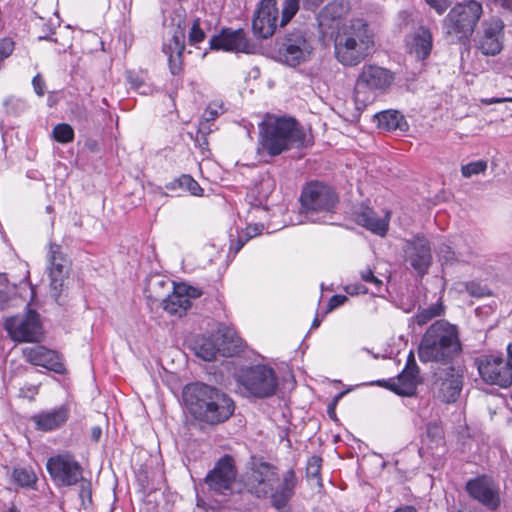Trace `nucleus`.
Returning a JSON list of instances; mask_svg holds the SVG:
<instances>
[{
  "label": "nucleus",
  "instance_id": "1",
  "mask_svg": "<svg viewBox=\"0 0 512 512\" xmlns=\"http://www.w3.org/2000/svg\"><path fill=\"white\" fill-rule=\"evenodd\" d=\"M462 351L458 327L440 319L433 322L423 334L418 357L422 363L449 365L460 357Z\"/></svg>",
  "mask_w": 512,
  "mask_h": 512
},
{
  "label": "nucleus",
  "instance_id": "2",
  "mask_svg": "<svg viewBox=\"0 0 512 512\" xmlns=\"http://www.w3.org/2000/svg\"><path fill=\"white\" fill-rule=\"evenodd\" d=\"M334 49L336 59L345 66H356L374 49V34L363 19L345 20L338 26Z\"/></svg>",
  "mask_w": 512,
  "mask_h": 512
},
{
  "label": "nucleus",
  "instance_id": "3",
  "mask_svg": "<svg viewBox=\"0 0 512 512\" xmlns=\"http://www.w3.org/2000/svg\"><path fill=\"white\" fill-rule=\"evenodd\" d=\"M183 399L191 414L210 424L224 422L235 408L229 396L203 383L187 385L183 390Z\"/></svg>",
  "mask_w": 512,
  "mask_h": 512
},
{
  "label": "nucleus",
  "instance_id": "4",
  "mask_svg": "<svg viewBox=\"0 0 512 512\" xmlns=\"http://www.w3.org/2000/svg\"><path fill=\"white\" fill-rule=\"evenodd\" d=\"M311 142L302 126L291 117H280L260 124L259 150L271 156L292 148H302Z\"/></svg>",
  "mask_w": 512,
  "mask_h": 512
},
{
  "label": "nucleus",
  "instance_id": "5",
  "mask_svg": "<svg viewBox=\"0 0 512 512\" xmlns=\"http://www.w3.org/2000/svg\"><path fill=\"white\" fill-rule=\"evenodd\" d=\"M394 74L384 67L365 64L357 76L354 97L358 105L367 106L391 87Z\"/></svg>",
  "mask_w": 512,
  "mask_h": 512
},
{
  "label": "nucleus",
  "instance_id": "6",
  "mask_svg": "<svg viewBox=\"0 0 512 512\" xmlns=\"http://www.w3.org/2000/svg\"><path fill=\"white\" fill-rule=\"evenodd\" d=\"M238 389L244 396L264 399L272 397L278 390L275 370L265 364L241 369L236 375Z\"/></svg>",
  "mask_w": 512,
  "mask_h": 512
},
{
  "label": "nucleus",
  "instance_id": "7",
  "mask_svg": "<svg viewBox=\"0 0 512 512\" xmlns=\"http://www.w3.org/2000/svg\"><path fill=\"white\" fill-rule=\"evenodd\" d=\"M482 13V4L475 0L456 4L443 19L445 34L455 37L458 41L468 39L473 34Z\"/></svg>",
  "mask_w": 512,
  "mask_h": 512
},
{
  "label": "nucleus",
  "instance_id": "8",
  "mask_svg": "<svg viewBox=\"0 0 512 512\" xmlns=\"http://www.w3.org/2000/svg\"><path fill=\"white\" fill-rule=\"evenodd\" d=\"M313 51L314 39L304 29H292L278 39V57L287 66L296 67L310 61Z\"/></svg>",
  "mask_w": 512,
  "mask_h": 512
},
{
  "label": "nucleus",
  "instance_id": "9",
  "mask_svg": "<svg viewBox=\"0 0 512 512\" xmlns=\"http://www.w3.org/2000/svg\"><path fill=\"white\" fill-rule=\"evenodd\" d=\"M300 202L306 218L317 222L321 219L319 214H328L334 210L338 196L331 186L314 181L303 188Z\"/></svg>",
  "mask_w": 512,
  "mask_h": 512
},
{
  "label": "nucleus",
  "instance_id": "10",
  "mask_svg": "<svg viewBox=\"0 0 512 512\" xmlns=\"http://www.w3.org/2000/svg\"><path fill=\"white\" fill-rule=\"evenodd\" d=\"M507 356L485 355L478 359V371L484 382L507 388L512 384V343L506 348Z\"/></svg>",
  "mask_w": 512,
  "mask_h": 512
},
{
  "label": "nucleus",
  "instance_id": "11",
  "mask_svg": "<svg viewBox=\"0 0 512 512\" xmlns=\"http://www.w3.org/2000/svg\"><path fill=\"white\" fill-rule=\"evenodd\" d=\"M4 328L15 342H39L43 334L39 314L32 309H28L25 314L7 318Z\"/></svg>",
  "mask_w": 512,
  "mask_h": 512
},
{
  "label": "nucleus",
  "instance_id": "12",
  "mask_svg": "<svg viewBox=\"0 0 512 512\" xmlns=\"http://www.w3.org/2000/svg\"><path fill=\"white\" fill-rule=\"evenodd\" d=\"M46 468L57 486H73L82 479V467L69 453L51 456L47 460Z\"/></svg>",
  "mask_w": 512,
  "mask_h": 512
},
{
  "label": "nucleus",
  "instance_id": "13",
  "mask_svg": "<svg viewBox=\"0 0 512 512\" xmlns=\"http://www.w3.org/2000/svg\"><path fill=\"white\" fill-rule=\"evenodd\" d=\"M402 252L404 261L418 275L423 276L428 272L433 261L432 248L430 241L423 234L404 240Z\"/></svg>",
  "mask_w": 512,
  "mask_h": 512
},
{
  "label": "nucleus",
  "instance_id": "14",
  "mask_svg": "<svg viewBox=\"0 0 512 512\" xmlns=\"http://www.w3.org/2000/svg\"><path fill=\"white\" fill-rule=\"evenodd\" d=\"M237 470L232 456L224 455L205 477V483L210 490L220 495L232 493L236 481Z\"/></svg>",
  "mask_w": 512,
  "mask_h": 512
},
{
  "label": "nucleus",
  "instance_id": "15",
  "mask_svg": "<svg viewBox=\"0 0 512 512\" xmlns=\"http://www.w3.org/2000/svg\"><path fill=\"white\" fill-rule=\"evenodd\" d=\"M185 21L186 10L178 6L173 11L171 26L175 27L172 39L168 45V65L173 75L179 74L182 69V55L185 48Z\"/></svg>",
  "mask_w": 512,
  "mask_h": 512
},
{
  "label": "nucleus",
  "instance_id": "16",
  "mask_svg": "<svg viewBox=\"0 0 512 512\" xmlns=\"http://www.w3.org/2000/svg\"><path fill=\"white\" fill-rule=\"evenodd\" d=\"M48 262L50 294L58 302L69 275V260L62 253L60 245L51 243L49 245Z\"/></svg>",
  "mask_w": 512,
  "mask_h": 512
},
{
  "label": "nucleus",
  "instance_id": "17",
  "mask_svg": "<svg viewBox=\"0 0 512 512\" xmlns=\"http://www.w3.org/2000/svg\"><path fill=\"white\" fill-rule=\"evenodd\" d=\"M504 23L498 17H491L482 22L477 33L476 47L482 54L495 56L503 49Z\"/></svg>",
  "mask_w": 512,
  "mask_h": 512
},
{
  "label": "nucleus",
  "instance_id": "18",
  "mask_svg": "<svg viewBox=\"0 0 512 512\" xmlns=\"http://www.w3.org/2000/svg\"><path fill=\"white\" fill-rule=\"evenodd\" d=\"M420 382V370L416 363L414 353L411 351L407 357L403 371L396 379H389L388 381L379 380L377 384L394 391L398 395L412 396L415 394Z\"/></svg>",
  "mask_w": 512,
  "mask_h": 512
},
{
  "label": "nucleus",
  "instance_id": "19",
  "mask_svg": "<svg viewBox=\"0 0 512 512\" xmlns=\"http://www.w3.org/2000/svg\"><path fill=\"white\" fill-rule=\"evenodd\" d=\"M209 48L215 51L249 54L253 52L254 45L246 37L243 29L222 28L210 38Z\"/></svg>",
  "mask_w": 512,
  "mask_h": 512
},
{
  "label": "nucleus",
  "instance_id": "20",
  "mask_svg": "<svg viewBox=\"0 0 512 512\" xmlns=\"http://www.w3.org/2000/svg\"><path fill=\"white\" fill-rule=\"evenodd\" d=\"M466 491L489 510H496L500 505L499 487L487 476L470 479L466 483Z\"/></svg>",
  "mask_w": 512,
  "mask_h": 512
},
{
  "label": "nucleus",
  "instance_id": "21",
  "mask_svg": "<svg viewBox=\"0 0 512 512\" xmlns=\"http://www.w3.org/2000/svg\"><path fill=\"white\" fill-rule=\"evenodd\" d=\"M435 377L433 385L437 397L445 403L455 402L462 390V375L453 366H448Z\"/></svg>",
  "mask_w": 512,
  "mask_h": 512
},
{
  "label": "nucleus",
  "instance_id": "22",
  "mask_svg": "<svg viewBox=\"0 0 512 512\" xmlns=\"http://www.w3.org/2000/svg\"><path fill=\"white\" fill-rule=\"evenodd\" d=\"M202 295L196 287L181 283L173 287V292L162 301V308L170 315L182 317L191 306V299Z\"/></svg>",
  "mask_w": 512,
  "mask_h": 512
},
{
  "label": "nucleus",
  "instance_id": "23",
  "mask_svg": "<svg viewBox=\"0 0 512 512\" xmlns=\"http://www.w3.org/2000/svg\"><path fill=\"white\" fill-rule=\"evenodd\" d=\"M276 477L275 468L266 462L255 463L247 474L245 486L257 497H263L272 489V481Z\"/></svg>",
  "mask_w": 512,
  "mask_h": 512
},
{
  "label": "nucleus",
  "instance_id": "24",
  "mask_svg": "<svg viewBox=\"0 0 512 512\" xmlns=\"http://www.w3.org/2000/svg\"><path fill=\"white\" fill-rule=\"evenodd\" d=\"M278 7L276 0H262L252 21L253 32L259 38L272 36L277 27Z\"/></svg>",
  "mask_w": 512,
  "mask_h": 512
},
{
  "label": "nucleus",
  "instance_id": "25",
  "mask_svg": "<svg viewBox=\"0 0 512 512\" xmlns=\"http://www.w3.org/2000/svg\"><path fill=\"white\" fill-rule=\"evenodd\" d=\"M24 359L34 365L41 366L56 373H63L65 368L58 354L44 346L36 345L22 349Z\"/></svg>",
  "mask_w": 512,
  "mask_h": 512
},
{
  "label": "nucleus",
  "instance_id": "26",
  "mask_svg": "<svg viewBox=\"0 0 512 512\" xmlns=\"http://www.w3.org/2000/svg\"><path fill=\"white\" fill-rule=\"evenodd\" d=\"M354 219L357 224L363 226L372 233L383 237L388 232L390 212L387 211L383 218H379L372 208L368 206H360L354 211Z\"/></svg>",
  "mask_w": 512,
  "mask_h": 512
},
{
  "label": "nucleus",
  "instance_id": "27",
  "mask_svg": "<svg viewBox=\"0 0 512 512\" xmlns=\"http://www.w3.org/2000/svg\"><path fill=\"white\" fill-rule=\"evenodd\" d=\"M69 417V410L61 406L56 409L42 411L31 417L35 428L40 431H53L63 426Z\"/></svg>",
  "mask_w": 512,
  "mask_h": 512
},
{
  "label": "nucleus",
  "instance_id": "28",
  "mask_svg": "<svg viewBox=\"0 0 512 512\" xmlns=\"http://www.w3.org/2000/svg\"><path fill=\"white\" fill-rule=\"evenodd\" d=\"M216 340L221 348V355L225 357H232L244 349V342L236 331L225 325L218 327Z\"/></svg>",
  "mask_w": 512,
  "mask_h": 512
},
{
  "label": "nucleus",
  "instance_id": "29",
  "mask_svg": "<svg viewBox=\"0 0 512 512\" xmlns=\"http://www.w3.org/2000/svg\"><path fill=\"white\" fill-rule=\"evenodd\" d=\"M297 484L296 475L293 469H289L283 475L281 485L272 494V503L277 509L283 508L294 493Z\"/></svg>",
  "mask_w": 512,
  "mask_h": 512
},
{
  "label": "nucleus",
  "instance_id": "30",
  "mask_svg": "<svg viewBox=\"0 0 512 512\" xmlns=\"http://www.w3.org/2000/svg\"><path fill=\"white\" fill-rule=\"evenodd\" d=\"M433 38L429 28L420 26L414 33L411 42V52L419 60L426 59L432 50Z\"/></svg>",
  "mask_w": 512,
  "mask_h": 512
},
{
  "label": "nucleus",
  "instance_id": "31",
  "mask_svg": "<svg viewBox=\"0 0 512 512\" xmlns=\"http://www.w3.org/2000/svg\"><path fill=\"white\" fill-rule=\"evenodd\" d=\"M377 125L380 129L386 131H401L408 129V123L405 117L397 110H386L375 115Z\"/></svg>",
  "mask_w": 512,
  "mask_h": 512
},
{
  "label": "nucleus",
  "instance_id": "32",
  "mask_svg": "<svg viewBox=\"0 0 512 512\" xmlns=\"http://www.w3.org/2000/svg\"><path fill=\"white\" fill-rule=\"evenodd\" d=\"M300 0H284L282 4V16L280 25H286L298 12ZM323 0H302L303 8L306 10L314 11L321 4Z\"/></svg>",
  "mask_w": 512,
  "mask_h": 512
},
{
  "label": "nucleus",
  "instance_id": "33",
  "mask_svg": "<svg viewBox=\"0 0 512 512\" xmlns=\"http://www.w3.org/2000/svg\"><path fill=\"white\" fill-rule=\"evenodd\" d=\"M165 187L169 191H175V192L188 191L194 196H201L203 193V189L200 187L198 182L196 180H194L190 175H186V174L171 181L170 183H167Z\"/></svg>",
  "mask_w": 512,
  "mask_h": 512
},
{
  "label": "nucleus",
  "instance_id": "34",
  "mask_svg": "<svg viewBox=\"0 0 512 512\" xmlns=\"http://www.w3.org/2000/svg\"><path fill=\"white\" fill-rule=\"evenodd\" d=\"M195 353L204 361H213L221 355V348L213 337H203L195 347Z\"/></svg>",
  "mask_w": 512,
  "mask_h": 512
},
{
  "label": "nucleus",
  "instance_id": "35",
  "mask_svg": "<svg viewBox=\"0 0 512 512\" xmlns=\"http://www.w3.org/2000/svg\"><path fill=\"white\" fill-rule=\"evenodd\" d=\"M444 306L441 302L434 303L428 307L419 308L417 313L412 316L411 321L419 326H423L436 317L444 314Z\"/></svg>",
  "mask_w": 512,
  "mask_h": 512
},
{
  "label": "nucleus",
  "instance_id": "36",
  "mask_svg": "<svg viewBox=\"0 0 512 512\" xmlns=\"http://www.w3.org/2000/svg\"><path fill=\"white\" fill-rule=\"evenodd\" d=\"M209 29V24L197 18L193 21L188 33V43L192 46H197L206 38V30Z\"/></svg>",
  "mask_w": 512,
  "mask_h": 512
},
{
  "label": "nucleus",
  "instance_id": "37",
  "mask_svg": "<svg viewBox=\"0 0 512 512\" xmlns=\"http://www.w3.org/2000/svg\"><path fill=\"white\" fill-rule=\"evenodd\" d=\"M155 278V275H150L147 277L144 287V294L147 299V305L152 312H157L160 308V302L153 295V292L156 291L157 287L160 285V282L156 281Z\"/></svg>",
  "mask_w": 512,
  "mask_h": 512
},
{
  "label": "nucleus",
  "instance_id": "38",
  "mask_svg": "<svg viewBox=\"0 0 512 512\" xmlns=\"http://www.w3.org/2000/svg\"><path fill=\"white\" fill-rule=\"evenodd\" d=\"M12 478L21 487H31L37 480L35 473L31 469L23 467L15 468Z\"/></svg>",
  "mask_w": 512,
  "mask_h": 512
},
{
  "label": "nucleus",
  "instance_id": "39",
  "mask_svg": "<svg viewBox=\"0 0 512 512\" xmlns=\"http://www.w3.org/2000/svg\"><path fill=\"white\" fill-rule=\"evenodd\" d=\"M53 137L59 143H69L74 139V130L69 124L60 123L53 128Z\"/></svg>",
  "mask_w": 512,
  "mask_h": 512
},
{
  "label": "nucleus",
  "instance_id": "40",
  "mask_svg": "<svg viewBox=\"0 0 512 512\" xmlns=\"http://www.w3.org/2000/svg\"><path fill=\"white\" fill-rule=\"evenodd\" d=\"M322 466V458L316 455L311 456L307 461L306 473L307 477L315 479L317 485H321L320 471Z\"/></svg>",
  "mask_w": 512,
  "mask_h": 512
},
{
  "label": "nucleus",
  "instance_id": "41",
  "mask_svg": "<svg viewBox=\"0 0 512 512\" xmlns=\"http://www.w3.org/2000/svg\"><path fill=\"white\" fill-rule=\"evenodd\" d=\"M347 6L340 1H333L329 3L323 10L324 17H330L332 20L340 18L347 12Z\"/></svg>",
  "mask_w": 512,
  "mask_h": 512
},
{
  "label": "nucleus",
  "instance_id": "42",
  "mask_svg": "<svg viewBox=\"0 0 512 512\" xmlns=\"http://www.w3.org/2000/svg\"><path fill=\"white\" fill-rule=\"evenodd\" d=\"M486 169H487V162L483 161V160H478V161L463 165L461 167V172L465 178H470L474 175L483 173Z\"/></svg>",
  "mask_w": 512,
  "mask_h": 512
},
{
  "label": "nucleus",
  "instance_id": "43",
  "mask_svg": "<svg viewBox=\"0 0 512 512\" xmlns=\"http://www.w3.org/2000/svg\"><path fill=\"white\" fill-rule=\"evenodd\" d=\"M139 512H159V507H158V503L156 500L155 492H150L146 496L144 503H143L142 507L140 508Z\"/></svg>",
  "mask_w": 512,
  "mask_h": 512
},
{
  "label": "nucleus",
  "instance_id": "44",
  "mask_svg": "<svg viewBox=\"0 0 512 512\" xmlns=\"http://www.w3.org/2000/svg\"><path fill=\"white\" fill-rule=\"evenodd\" d=\"M14 50V42L10 38L0 40V61L9 57Z\"/></svg>",
  "mask_w": 512,
  "mask_h": 512
},
{
  "label": "nucleus",
  "instance_id": "45",
  "mask_svg": "<svg viewBox=\"0 0 512 512\" xmlns=\"http://www.w3.org/2000/svg\"><path fill=\"white\" fill-rule=\"evenodd\" d=\"M439 15H442L450 6L449 0H425Z\"/></svg>",
  "mask_w": 512,
  "mask_h": 512
},
{
  "label": "nucleus",
  "instance_id": "46",
  "mask_svg": "<svg viewBox=\"0 0 512 512\" xmlns=\"http://www.w3.org/2000/svg\"><path fill=\"white\" fill-rule=\"evenodd\" d=\"M438 254H439V257L441 259H443L446 263L452 262L453 260H455V253L451 249V247L447 244H442L439 247Z\"/></svg>",
  "mask_w": 512,
  "mask_h": 512
},
{
  "label": "nucleus",
  "instance_id": "47",
  "mask_svg": "<svg viewBox=\"0 0 512 512\" xmlns=\"http://www.w3.org/2000/svg\"><path fill=\"white\" fill-rule=\"evenodd\" d=\"M32 86L35 91V93L42 97L45 94V81L42 78L41 74H37L32 79Z\"/></svg>",
  "mask_w": 512,
  "mask_h": 512
},
{
  "label": "nucleus",
  "instance_id": "48",
  "mask_svg": "<svg viewBox=\"0 0 512 512\" xmlns=\"http://www.w3.org/2000/svg\"><path fill=\"white\" fill-rule=\"evenodd\" d=\"M36 394H38L37 385L27 384L20 389V396L28 398L30 400L34 399V396Z\"/></svg>",
  "mask_w": 512,
  "mask_h": 512
},
{
  "label": "nucleus",
  "instance_id": "49",
  "mask_svg": "<svg viewBox=\"0 0 512 512\" xmlns=\"http://www.w3.org/2000/svg\"><path fill=\"white\" fill-rule=\"evenodd\" d=\"M348 298L345 295H334L330 298L328 303L327 312L334 310L335 308L343 305Z\"/></svg>",
  "mask_w": 512,
  "mask_h": 512
},
{
  "label": "nucleus",
  "instance_id": "50",
  "mask_svg": "<svg viewBox=\"0 0 512 512\" xmlns=\"http://www.w3.org/2000/svg\"><path fill=\"white\" fill-rule=\"evenodd\" d=\"M262 230H263V225H261V224L248 225L245 229L246 240L251 239V238L256 237L257 235L261 234Z\"/></svg>",
  "mask_w": 512,
  "mask_h": 512
},
{
  "label": "nucleus",
  "instance_id": "51",
  "mask_svg": "<svg viewBox=\"0 0 512 512\" xmlns=\"http://www.w3.org/2000/svg\"><path fill=\"white\" fill-rule=\"evenodd\" d=\"M466 288H467V291L472 296L483 297L484 295H486L485 288H482L481 286H479L476 283L471 282V283L467 284Z\"/></svg>",
  "mask_w": 512,
  "mask_h": 512
},
{
  "label": "nucleus",
  "instance_id": "52",
  "mask_svg": "<svg viewBox=\"0 0 512 512\" xmlns=\"http://www.w3.org/2000/svg\"><path fill=\"white\" fill-rule=\"evenodd\" d=\"M222 111H219L218 108H214L212 105H209L207 109L205 110L203 117L205 122L214 121Z\"/></svg>",
  "mask_w": 512,
  "mask_h": 512
},
{
  "label": "nucleus",
  "instance_id": "53",
  "mask_svg": "<svg viewBox=\"0 0 512 512\" xmlns=\"http://www.w3.org/2000/svg\"><path fill=\"white\" fill-rule=\"evenodd\" d=\"M361 276L365 282L372 283L376 287H380L382 285V281L378 279L371 270L362 272Z\"/></svg>",
  "mask_w": 512,
  "mask_h": 512
},
{
  "label": "nucleus",
  "instance_id": "54",
  "mask_svg": "<svg viewBox=\"0 0 512 512\" xmlns=\"http://www.w3.org/2000/svg\"><path fill=\"white\" fill-rule=\"evenodd\" d=\"M127 78H128L129 83L131 84V87L134 88L135 90L141 89L142 86H145L144 81L142 79H140L138 75H135L132 72H128Z\"/></svg>",
  "mask_w": 512,
  "mask_h": 512
},
{
  "label": "nucleus",
  "instance_id": "55",
  "mask_svg": "<svg viewBox=\"0 0 512 512\" xmlns=\"http://www.w3.org/2000/svg\"><path fill=\"white\" fill-rule=\"evenodd\" d=\"M102 435V429L100 426H94L91 429V439L95 442H98Z\"/></svg>",
  "mask_w": 512,
  "mask_h": 512
},
{
  "label": "nucleus",
  "instance_id": "56",
  "mask_svg": "<svg viewBox=\"0 0 512 512\" xmlns=\"http://www.w3.org/2000/svg\"><path fill=\"white\" fill-rule=\"evenodd\" d=\"M76 110L78 111V115H77L78 119L87 121V119H88L87 110L82 106H77Z\"/></svg>",
  "mask_w": 512,
  "mask_h": 512
},
{
  "label": "nucleus",
  "instance_id": "57",
  "mask_svg": "<svg viewBox=\"0 0 512 512\" xmlns=\"http://www.w3.org/2000/svg\"><path fill=\"white\" fill-rule=\"evenodd\" d=\"M439 430L440 429H439V427L436 424L429 423L427 425V432H428V434H432L433 433V435H437Z\"/></svg>",
  "mask_w": 512,
  "mask_h": 512
},
{
  "label": "nucleus",
  "instance_id": "58",
  "mask_svg": "<svg viewBox=\"0 0 512 512\" xmlns=\"http://www.w3.org/2000/svg\"><path fill=\"white\" fill-rule=\"evenodd\" d=\"M394 512H417L416 508L411 505L397 508Z\"/></svg>",
  "mask_w": 512,
  "mask_h": 512
},
{
  "label": "nucleus",
  "instance_id": "59",
  "mask_svg": "<svg viewBox=\"0 0 512 512\" xmlns=\"http://www.w3.org/2000/svg\"><path fill=\"white\" fill-rule=\"evenodd\" d=\"M245 241L246 240H241V239L237 240L236 243H233L231 245V249H234L235 252L237 253L244 246Z\"/></svg>",
  "mask_w": 512,
  "mask_h": 512
},
{
  "label": "nucleus",
  "instance_id": "60",
  "mask_svg": "<svg viewBox=\"0 0 512 512\" xmlns=\"http://www.w3.org/2000/svg\"><path fill=\"white\" fill-rule=\"evenodd\" d=\"M0 512H21L19 509H17L15 507V505L11 504V505H8V506H4Z\"/></svg>",
  "mask_w": 512,
  "mask_h": 512
},
{
  "label": "nucleus",
  "instance_id": "61",
  "mask_svg": "<svg viewBox=\"0 0 512 512\" xmlns=\"http://www.w3.org/2000/svg\"><path fill=\"white\" fill-rule=\"evenodd\" d=\"M140 94L147 95L152 92V89L149 85L145 83V86H142L141 89H136Z\"/></svg>",
  "mask_w": 512,
  "mask_h": 512
},
{
  "label": "nucleus",
  "instance_id": "62",
  "mask_svg": "<svg viewBox=\"0 0 512 512\" xmlns=\"http://www.w3.org/2000/svg\"><path fill=\"white\" fill-rule=\"evenodd\" d=\"M6 298H7L6 293L3 291H0V309L5 308Z\"/></svg>",
  "mask_w": 512,
  "mask_h": 512
},
{
  "label": "nucleus",
  "instance_id": "63",
  "mask_svg": "<svg viewBox=\"0 0 512 512\" xmlns=\"http://www.w3.org/2000/svg\"><path fill=\"white\" fill-rule=\"evenodd\" d=\"M87 495L89 501L91 500V494H90V491L89 490H86L84 488L81 489V493H80V496L82 499H84V496Z\"/></svg>",
  "mask_w": 512,
  "mask_h": 512
},
{
  "label": "nucleus",
  "instance_id": "64",
  "mask_svg": "<svg viewBox=\"0 0 512 512\" xmlns=\"http://www.w3.org/2000/svg\"><path fill=\"white\" fill-rule=\"evenodd\" d=\"M320 325V320L316 317L313 322H312V328L315 329V328H318Z\"/></svg>",
  "mask_w": 512,
  "mask_h": 512
}]
</instances>
